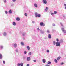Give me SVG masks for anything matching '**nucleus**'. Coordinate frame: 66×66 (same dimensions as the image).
Wrapping results in <instances>:
<instances>
[{
    "mask_svg": "<svg viewBox=\"0 0 66 66\" xmlns=\"http://www.w3.org/2000/svg\"><path fill=\"white\" fill-rule=\"evenodd\" d=\"M42 61L43 62V63H46V60H45V59H43V60Z\"/></svg>",
    "mask_w": 66,
    "mask_h": 66,
    "instance_id": "nucleus-6",
    "label": "nucleus"
},
{
    "mask_svg": "<svg viewBox=\"0 0 66 66\" xmlns=\"http://www.w3.org/2000/svg\"><path fill=\"white\" fill-rule=\"evenodd\" d=\"M49 50H47V52H49Z\"/></svg>",
    "mask_w": 66,
    "mask_h": 66,
    "instance_id": "nucleus-28",
    "label": "nucleus"
},
{
    "mask_svg": "<svg viewBox=\"0 0 66 66\" xmlns=\"http://www.w3.org/2000/svg\"><path fill=\"white\" fill-rule=\"evenodd\" d=\"M34 6L35 7H37V4L35 3L34 4Z\"/></svg>",
    "mask_w": 66,
    "mask_h": 66,
    "instance_id": "nucleus-5",
    "label": "nucleus"
},
{
    "mask_svg": "<svg viewBox=\"0 0 66 66\" xmlns=\"http://www.w3.org/2000/svg\"><path fill=\"white\" fill-rule=\"evenodd\" d=\"M64 6H66V4H64Z\"/></svg>",
    "mask_w": 66,
    "mask_h": 66,
    "instance_id": "nucleus-40",
    "label": "nucleus"
},
{
    "mask_svg": "<svg viewBox=\"0 0 66 66\" xmlns=\"http://www.w3.org/2000/svg\"><path fill=\"white\" fill-rule=\"evenodd\" d=\"M21 45H22V46H24V43H23V42H21Z\"/></svg>",
    "mask_w": 66,
    "mask_h": 66,
    "instance_id": "nucleus-14",
    "label": "nucleus"
},
{
    "mask_svg": "<svg viewBox=\"0 0 66 66\" xmlns=\"http://www.w3.org/2000/svg\"><path fill=\"white\" fill-rule=\"evenodd\" d=\"M16 20L17 21H19L20 20V18L19 17H17L16 18Z\"/></svg>",
    "mask_w": 66,
    "mask_h": 66,
    "instance_id": "nucleus-8",
    "label": "nucleus"
},
{
    "mask_svg": "<svg viewBox=\"0 0 66 66\" xmlns=\"http://www.w3.org/2000/svg\"><path fill=\"white\" fill-rule=\"evenodd\" d=\"M61 30L63 32H64V33H66V30H64V29L63 28H61Z\"/></svg>",
    "mask_w": 66,
    "mask_h": 66,
    "instance_id": "nucleus-3",
    "label": "nucleus"
},
{
    "mask_svg": "<svg viewBox=\"0 0 66 66\" xmlns=\"http://www.w3.org/2000/svg\"><path fill=\"white\" fill-rule=\"evenodd\" d=\"M56 41H57V42H59V39L58 38L56 39Z\"/></svg>",
    "mask_w": 66,
    "mask_h": 66,
    "instance_id": "nucleus-32",
    "label": "nucleus"
},
{
    "mask_svg": "<svg viewBox=\"0 0 66 66\" xmlns=\"http://www.w3.org/2000/svg\"><path fill=\"white\" fill-rule=\"evenodd\" d=\"M28 15V14L27 13H25V16H27Z\"/></svg>",
    "mask_w": 66,
    "mask_h": 66,
    "instance_id": "nucleus-25",
    "label": "nucleus"
},
{
    "mask_svg": "<svg viewBox=\"0 0 66 66\" xmlns=\"http://www.w3.org/2000/svg\"><path fill=\"white\" fill-rule=\"evenodd\" d=\"M13 26H15L16 25V23L15 22H14L13 23Z\"/></svg>",
    "mask_w": 66,
    "mask_h": 66,
    "instance_id": "nucleus-17",
    "label": "nucleus"
},
{
    "mask_svg": "<svg viewBox=\"0 0 66 66\" xmlns=\"http://www.w3.org/2000/svg\"><path fill=\"white\" fill-rule=\"evenodd\" d=\"M4 2H6V0H4Z\"/></svg>",
    "mask_w": 66,
    "mask_h": 66,
    "instance_id": "nucleus-37",
    "label": "nucleus"
},
{
    "mask_svg": "<svg viewBox=\"0 0 66 66\" xmlns=\"http://www.w3.org/2000/svg\"><path fill=\"white\" fill-rule=\"evenodd\" d=\"M33 23H34V21H32V22Z\"/></svg>",
    "mask_w": 66,
    "mask_h": 66,
    "instance_id": "nucleus-45",
    "label": "nucleus"
},
{
    "mask_svg": "<svg viewBox=\"0 0 66 66\" xmlns=\"http://www.w3.org/2000/svg\"><path fill=\"white\" fill-rule=\"evenodd\" d=\"M37 29L38 31H39V30H40V29H39V28L38 27L37 28Z\"/></svg>",
    "mask_w": 66,
    "mask_h": 66,
    "instance_id": "nucleus-31",
    "label": "nucleus"
},
{
    "mask_svg": "<svg viewBox=\"0 0 66 66\" xmlns=\"http://www.w3.org/2000/svg\"><path fill=\"white\" fill-rule=\"evenodd\" d=\"M40 16H41V15L40 14H39L37 16V17H40Z\"/></svg>",
    "mask_w": 66,
    "mask_h": 66,
    "instance_id": "nucleus-16",
    "label": "nucleus"
},
{
    "mask_svg": "<svg viewBox=\"0 0 66 66\" xmlns=\"http://www.w3.org/2000/svg\"><path fill=\"white\" fill-rule=\"evenodd\" d=\"M53 45H55V44H56V42H55V41H54L53 42Z\"/></svg>",
    "mask_w": 66,
    "mask_h": 66,
    "instance_id": "nucleus-12",
    "label": "nucleus"
},
{
    "mask_svg": "<svg viewBox=\"0 0 66 66\" xmlns=\"http://www.w3.org/2000/svg\"><path fill=\"white\" fill-rule=\"evenodd\" d=\"M24 53L25 54H26L27 53V52H26V51H25L24 52Z\"/></svg>",
    "mask_w": 66,
    "mask_h": 66,
    "instance_id": "nucleus-35",
    "label": "nucleus"
},
{
    "mask_svg": "<svg viewBox=\"0 0 66 66\" xmlns=\"http://www.w3.org/2000/svg\"><path fill=\"white\" fill-rule=\"evenodd\" d=\"M32 54V53L31 52H30L29 53H28V55H31Z\"/></svg>",
    "mask_w": 66,
    "mask_h": 66,
    "instance_id": "nucleus-23",
    "label": "nucleus"
},
{
    "mask_svg": "<svg viewBox=\"0 0 66 66\" xmlns=\"http://www.w3.org/2000/svg\"><path fill=\"white\" fill-rule=\"evenodd\" d=\"M51 15H54V13H51Z\"/></svg>",
    "mask_w": 66,
    "mask_h": 66,
    "instance_id": "nucleus-30",
    "label": "nucleus"
},
{
    "mask_svg": "<svg viewBox=\"0 0 66 66\" xmlns=\"http://www.w3.org/2000/svg\"><path fill=\"white\" fill-rule=\"evenodd\" d=\"M61 25H62V24H61Z\"/></svg>",
    "mask_w": 66,
    "mask_h": 66,
    "instance_id": "nucleus-48",
    "label": "nucleus"
},
{
    "mask_svg": "<svg viewBox=\"0 0 66 66\" xmlns=\"http://www.w3.org/2000/svg\"><path fill=\"white\" fill-rule=\"evenodd\" d=\"M3 63H4V64H5V61H3Z\"/></svg>",
    "mask_w": 66,
    "mask_h": 66,
    "instance_id": "nucleus-33",
    "label": "nucleus"
},
{
    "mask_svg": "<svg viewBox=\"0 0 66 66\" xmlns=\"http://www.w3.org/2000/svg\"><path fill=\"white\" fill-rule=\"evenodd\" d=\"M61 65H63L64 64V63L63 62H62L61 63Z\"/></svg>",
    "mask_w": 66,
    "mask_h": 66,
    "instance_id": "nucleus-34",
    "label": "nucleus"
},
{
    "mask_svg": "<svg viewBox=\"0 0 66 66\" xmlns=\"http://www.w3.org/2000/svg\"><path fill=\"white\" fill-rule=\"evenodd\" d=\"M56 46L57 47L60 46V43L59 42H56Z\"/></svg>",
    "mask_w": 66,
    "mask_h": 66,
    "instance_id": "nucleus-1",
    "label": "nucleus"
},
{
    "mask_svg": "<svg viewBox=\"0 0 66 66\" xmlns=\"http://www.w3.org/2000/svg\"><path fill=\"white\" fill-rule=\"evenodd\" d=\"M27 49H28V50H30V48L29 46H27Z\"/></svg>",
    "mask_w": 66,
    "mask_h": 66,
    "instance_id": "nucleus-13",
    "label": "nucleus"
},
{
    "mask_svg": "<svg viewBox=\"0 0 66 66\" xmlns=\"http://www.w3.org/2000/svg\"><path fill=\"white\" fill-rule=\"evenodd\" d=\"M65 9H66V7H65Z\"/></svg>",
    "mask_w": 66,
    "mask_h": 66,
    "instance_id": "nucleus-47",
    "label": "nucleus"
},
{
    "mask_svg": "<svg viewBox=\"0 0 66 66\" xmlns=\"http://www.w3.org/2000/svg\"><path fill=\"white\" fill-rule=\"evenodd\" d=\"M43 2L44 3H45V4H47V1L46 0H43Z\"/></svg>",
    "mask_w": 66,
    "mask_h": 66,
    "instance_id": "nucleus-4",
    "label": "nucleus"
},
{
    "mask_svg": "<svg viewBox=\"0 0 66 66\" xmlns=\"http://www.w3.org/2000/svg\"><path fill=\"white\" fill-rule=\"evenodd\" d=\"M40 25L41 26H45V24L43 23V22H40Z\"/></svg>",
    "mask_w": 66,
    "mask_h": 66,
    "instance_id": "nucleus-2",
    "label": "nucleus"
},
{
    "mask_svg": "<svg viewBox=\"0 0 66 66\" xmlns=\"http://www.w3.org/2000/svg\"><path fill=\"white\" fill-rule=\"evenodd\" d=\"M9 14H11L12 12V10H10L9 11Z\"/></svg>",
    "mask_w": 66,
    "mask_h": 66,
    "instance_id": "nucleus-11",
    "label": "nucleus"
},
{
    "mask_svg": "<svg viewBox=\"0 0 66 66\" xmlns=\"http://www.w3.org/2000/svg\"><path fill=\"white\" fill-rule=\"evenodd\" d=\"M27 66H30V64H28L27 65Z\"/></svg>",
    "mask_w": 66,
    "mask_h": 66,
    "instance_id": "nucleus-38",
    "label": "nucleus"
},
{
    "mask_svg": "<svg viewBox=\"0 0 66 66\" xmlns=\"http://www.w3.org/2000/svg\"><path fill=\"white\" fill-rule=\"evenodd\" d=\"M13 0V1L14 2H15V1H16V0Z\"/></svg>",
    "mask_w": 66,
    "mask_h": 66,
    "instance_id": "nucleus-44",
    "label": "nucleus"
},
{
    "mask_svg": "<svg viewBox=\"0 0 66 66\" xmlns=\"http://www.w3.org/2000/svg\"><path fill=\"white\" fill-rule=\"evenodd\" d=\"M2 58V56L1 54H0V59H1Z\"/></svg>",
    "mask_w": 66,
    "mask_h": 66,
    "instance_id": "nucleus-18",
    "label": "nucleus"
},
{
    "mask_svg": "<svg viewBox=\"0 0 66 66\" xmlns=\"http://www.w3.org/2000/svg\"><path fill=\"white\" fill-rule=\"evenodd\" d=\"M45 11H47V9H45Z\"/></svg>",
    "mask_w": 66,
    "mask_h": 66,
    "instance_id": "nucleus-46",
    "label": "nucleus"
},
{
    "mask_svg": "<svg viewBox=\"0 0 66 66\" xmlns=\"http://www.w3.org/2000/svg\"><path fill=\"white\" fill-rule=\"evenodd\" d=\"M54 13L55 14H57V12L56 11H54Z\"/></svg>",
    "mask_w": 66,
    "mask_h": 66,
    "instance_id": "nucleus-19",
    "label": "nucleus"
},
{
    "mask_svg": "<svg viewBox=\"0 0 66 66\" xmlns=\"http://www.w3.org/2000/svg\"><path fill=\"white\" fill-rule=\"evenodd\" d=\"M48 38H51V35L50 34L48 35Z\"/></svg>",
    "mask_w": 66,
    "mask_h": 66,
    "instance_id": "nucleus-10",
    "label": "nucleus"
},
{
    "mask_svg": "<svg viewBox=\"0 0 66 66\" xmlns=\"http://www.w3.org/2000/svg\"><path fill=\"white\" fill-rule=\"evenodd\" d=\"M46 66H50V65H49L48 64H46Z\"/></svg>",
    "mask_w": 66,
    "mask_h": 66,
    "instance_id": "nucleus-41",
    "label": "nucleus"
},
{
    "mask_svg": "<svg viewBox=\"0 0 66 66\" xmlns=\"http://www.w3.org/2000/svg\"><path fill=\"white\" fill-rule=\"evenodd\" d=\"M30 60H31V59H30V57H27V61H30Z\"/></svg>",
    "mask_w": 66,
    "mask_h": 66,
    "instance_id": "nucleus-9",
    "label": "nucleus"
},
{
    "mask_svg": "<svg viewBox=\"0 0 66 66\" xmlns=\"http://www.w3.org/2000/svg\"><path fill=\"white\" fill-rule=\"evenodd\" d=\"M3 34H4V35L5 36V35H6V33L5 32H4V33Z\"/></svg>",
    "mask_w": 66,
    "mask_h": 66,
    "instance_id": "nucleus-26",
    "label": "nucleus"
},
{
    "mask_svg": "<svg viewBox=\"0 0 66 66\" xmlns=\"http://www.w3.org/2000/svg\"><path fill=\"white\" fill-rule=\"evenodd\" d=\"M55 63H57V60L56 59L55 60Z\"/></svg>",
    "mask_w": 66,
    "mask_h": 66,
    "instance_id": "nucleus-22",
    "label": "nucleus"
},
{
    "mask_svg": "<svg viewBox=\"0 0 66 66\" xmlns=\"http://www.w3.org/2000/svg\"><path fill=\"white\" fill-rule=\"evenodd\" d=\"M33 61L34 62H36V60H33Z\"/></svg>",
    "mask_w": 66,
    "mask_h": 66,
    "instance_id": "nucleus-27",
    "label": "nucleus"
},
{
    "mask_svg": "<svg viewBox=\"0 0 66 66\" xmlns=\"http://www.w3.org/2000/svg\"><path fill=\"white\" fill-rule=\"evenodd\" d=\"M46 9H47V10H48L49 9V8H48V7H46Z\"/></svg>",
    "mask_w": 66,
    "mask_h": 66,
    "instance_id": "nucleus-39",
    "label": "nucleus"
},
{
    "mask_svg": "<svg viewBox=\"0 0 66 66\" xmlns=\"http://www.w3.org/2000/svg\"><path fill=\"white\" fill-rule=\"evenodd\" d=\"M53 26H55V24H53Z\"/></svg>",
    "mask_w": 66,
    "mask_h": 66,
    "instance_id": "nucleus-36",
    "label": "nucleus"
},
{
    "mask_svg": "<svg viewBox=\"0 0 66 66\" xmlns=\"http://www.w3.org/2000/svg\"><path fill=\"white\" fill-rule=\"evenodd\" d=\"M20 65L21 66H23V63H21Z\"/></svg>",
    "mask_w": 66,
    "mask_h": 66,
    "instance_id": "nucleus-24",
    "label": "nucleus"
},
{
    "mask_svg": "<svg viewBox=\"0 0 66 66\" xmlns=\"http://www.w3.org/2000/svg\"><path fill=\"white\" fill-rule=\"evenodd\" d=\"M20 64H19V63L18 64V66H20Z\"/></svg>",
    "mask_w": 66,
    "mask_h": 66,
    "instance_id": "nucleus-42",
    "label": "nucleus"
},
{
    "mask_svg": "<svg viewBox=\"0 0 66 66\" xmlns=\"http://www.w3.org/2000/svg\"><path fill=\"white\" fill-rule=\"evenodd\" d=\"M47 32H48V33H50V32L49 31V30H48L47 31Z\"/></svg>",
    "mask_w": 66,
    "mask_h": 66,
    "instance_id": "nucleus-43",
    "label": "nucleus"
},
{
    "mask_svg": "<svg viewBox=\"0 0 66 66\" xmlns=\"http://www.w3.org/2000/svg\"><path fill=\"white\" fill-rule=\"evenodd\" d=\"M5 14H7V13H8L7 11H5Z\"/></svg>",
    "mask_w": 66,
    "mask_h": 66,
    "instance_id": "nucleus-29",
    "label": "nucleus"
},
{
    "mask_svg": "<svg viewBox=\"0 0 66 66\" xmlns=\"http://www.w3.org/2000/svg\"><path fill=\"white\" fill-rule=\"evenodd\" d=\"M61 57H58L57 58V60L59 61V60H60V59H61Z\"/></svg>",
    "mask_w": 66,
    "mask_h": 66,
    "instance_id": "nucleus-15",
    "label": "nucleus"
},
{
    "mask_svg": "<svg viewBox=\"0 0 66 66\" xmlns=\"http://www.w3.org/2000/svg\"><path fill=\"white\" fill-rule=\"evenodd\" d=\"M51 62L50 61H48L47 63L48 64H50Z\"/></svg>",
    "mask_w": 66,
    "mask_h": 66,
    "instance_id": "nucleus-21",
    "label": "nucleus"
},
{
    "mask_svg": "<svg viewBox=\"0 0 66 66\" xmlns=\"http://www.w3.org/2000/svg\"><path fill=\"white\" fill-rule=\"evenodd\" d=\"M38 15V13L37 12H36L35 13V16L36 17H37V16Z\"/></svg>",
    "mask_w": 66,
    "mask_h": 66,
    "instance_id": "nucleus-7",
    "label": "nucleus"
},
{
    "mask_svg": "<svg viewBox=\"0 0 66 66\" xmlns=\"http://www.w3.org/2000/svg\"><path fill=\"white\" fill-rule=\"evenodd\" d=\"M14 46L16 48V47H17V44L15 43L14 44Z\"/></svg>",
    "mask_w": 66,
    "mask_h": 66,
    "instance_id": "nucleus-20",
    "label": "nucleus"
}]
</instances>
